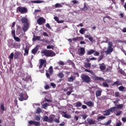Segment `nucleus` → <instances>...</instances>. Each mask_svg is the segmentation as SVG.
Masks as SVG:
<instances>
[{"label":"nucleus","instance_id":"nucleus-3","mask_svg":"<svg viewBox=\"0 0 126 126\" xmlns=\"http://www.w3.org/2000/svg\"><path fill=\"white\" fill-rule=\"evenodd\" d=\"M56 116L54 115H50L49 117H48L47 116H43V122H48V123H53L54 122V119Z\"/></svg>","mask_w":126,"mask_h":126},{"label":"nucleus","instance_id":"nucleus-25","mask_svg":"<svg viewBox=\"0 0 126 126\" xmlns=\"http://www.w3.org/2000/svg\"><path fill=\"white\" fill-rule=\"evenodd\" d=\"M48 71L51 75L53 74V72H54V69H53V66H51L48 69Z\"/></svg>","mask_w":126,"mask_h":126},{"label":"nucleus","instance_id":"nucleus-23","mask_svg":"<svg viewBox=\"0 0 126 126\" xmlns=\"http://www.w3.org/2000/svg\"><path fill=\"white\" fill-rule=\"evenodd\" d=\"M82 37L77 36L76 37L73 38L72 41L76 42V41H78V40H82Z\"/></svg>","mask_w":126,"mask_h":126},{"label":"nucleus","instance_id":"nucleus-17","mask_svg":"<svg viewBox=\"0 0 126 126\" xmlns=\"http://www.w3.org/2000/svg\"><path fill=\"white\" fill-rule=\"evenodd\" d=\"M40 64L39 66V68L41 69L42 68V67L43 66V65H44V63H47V61H46V60L44 59H40Z\"/></svg>","mask_w":126,"mask_h":126},{"label":"nucleus","instance_id":"nucleus-13","mask_svg":"<svg viewBox=\"0 0 126 126\" xmlns=\"http://www.w3.org/2000/svg\"><path fill=\"white\" fill-rule=\"evenodd\" d=\"M39 45H36L32 50V54L33 55H36L39 51Z\"/></svg>","mask_w":126,"mask_h":126},{"label":"nucleus","instance_id":"nucleus-53","mask_svg":"<svg viewBox=\"0 0 126 126\" xmlns=\"http://www.w3.org/2000/svg\"><path fill=\"white\" fill-rule=\"evenodd\" d=\"M54 47L53 45H51V46L47 45V49H52V50H54Z\"/></svg>","mask_w":126,"mask_h":126},{"label":"nucleus","instance_id":"nucleus-63","mask_svg":"<svg viewBox=\"0 0 126 126\" xmlns=\"http://www.w3.org/2000/svg\"><path fill=\"white\" fill-rule=\"evenodd\" d=\"M43 35L44 36H45V37H49V34H48V33H47L46 32H43Z\"/></svg>","mask_w":126,"mask_h":126},{"label":"nucleus","instance_id":"nucleus-27","mask_svg":"<svg viewBox=\"0 0 126 126\" xmlns=\"http://www.w3.org/2000/svg\"><path fill=\"white\" fill-rule=\"evenodd\" d=\"M68 63L70 65H71L72 66V67L75 68V64L74 63L72 62V61L69 60L68 61Z\"/></svg>","mask_w":126,"mask_h":126},{"label":"nucleus","instance_id":"nucleus-14","mask_svg":"<svg viewBox=\"0 0 126 126\" xmlns=\"http://www.w3.org/2000/svg\"><path fill=\"white\" fill-rule=\"evenodd\" d=\"M78 54L79 56H84V54H85V49L83 47H81L80 48V52L78 51Z\"/></svg>","mask_w":126,"mask_h":126},{"label":"nucleus","instance_id":"nucleus-64","mask_svg":"<svg viewBox=\"0 0 126 126\" xmlns=\"http://www.w3.org/2000/svg\"><path fill=\"white\" fill-rule=\"evenodd\" d=\"M50 85H51V86H52V87H53V88H55V87H56V85H55V83H50Z\"/></svg>","mask_w":126,"mask_h":126},{"label":"nucleus","instance_id":"nucleus-22","mask_svg":"<svg viewBox=\"0 0 126 126\" xmlns=\"http://www.w3.org/2000/svg\"><path fill=\"white\" fill-rule=\"evenodd\" d=\"M101 94H102V90H97L95 92L96 97H100Z\"/></svg>","mask_w":126,"mask_h":126},{"label":"nucleus","instance_id":"nucleus-45","mask_svg":"<svg viewBox=\"0 0 126 126\" xmlns=\"http://www.w3.org/2000/svg\"><path fill=\"white\" fill-rule=\"evenodd\" d=\"M48 106L49 104L45 103L42 105V108H43V109H46V108H47V107H48Z\"/></svg>","mask_w":126,"mask_h":126},{"label":"nucleus","instance_id":"nucleus-6","mask_svg":"<svg viewBox=\"0 0 126 126\" xmlns=\"http://www.w3.org/2000/svg\"><path fill=\"white\" fill-rule=\"evenodd\" d=\"M81 79L83 82H86V83H89L91 82V78L86 74H82Z\"/></svg>","mask_w":126,"mask_h":126},{"label":"nucleus","instance_id":"nucleus-48","mask_svg":"<svg viewBox=\"0 0 126 126\" xmlns=\"http://www.w3.org/2000/svg\"><path fill=\"white\" fill-rule=\"evenodd\" d=\"M37 114H40V113H42V109L40 108V107H38L36 110Z\"/></svg>","mask_w":126,"mask_h":126},{"label":"nucleus","instance_id":"nucleus-16","mask_svg":"<svg viewBox=\"0 0 126 126\" xmlns=\"http://www.w3.org/2000/svg\"><path fill=\"white\" fill-rule=\"evenodd\" d=\"M29 25L30 24H26L24 25V26L23 27V30L24 32H26L28 31V30L29 29Z\"/></svg>","mask_w":126,"mask_h":126},{"label":"nucleus","instance_id":"nucleus-26","mask_svg":"<svg viewBox=\"0 0 126 126\" xmlns=\"http://www.w3.org/2000/svg\"><path fill=\"white\" fill-rule=\"evenodd\" d=\"M61 7H63V5L60 3H57L55 4V8H60Z\"/></svg>","mask_w":126,"mask_h":126},{"label":"nucleus","instance_id":"nucleus-9","mask_svg":"<svg viewBox=\"0 0 126 126\" xmlns=\"http://www.w3.org/2000/svg\"><path fill=\"white\" fill-rule=\"evenodd\" d=\"M37 22L39 25H43L46 23V19L43 17H40L37 20Z\"/></svg>","mask_w":126,"mask_h":126},{"label":"nucleus","instance_id":"nucleus-50","mask_svg":"<svg viewBox=\"0 0 126 126\" xmlns=\"http://www.w3.org/2000/svg\"><path fill=\"white\" fill-rule=\"evenodd\" d=\"M0 109L2 111H4V106L3 105V103H1L0 106Z\"/></svg>","mask_w":126,"mask_h":126},{"label":"nucleus","instance_id":"nucleus-49","mask_svg":"<svg viewBox=\"0 0 126 126\" xmlns=\"http://www.w3.org/2000/svg\"><path fill=\"white\" fill-rule=\"evenodd\" d=\"M112 123V120H108L107 123H106L104 125L105 126H109V125L111 124Z\"/></svg>","mask_w":126,"mask_h":126},{"label":"nucleus","instance_id":"nucleus-31","mask_svg":"<svg viewBox=\"0 0 126 126\" xmlns=\"http://www.w3.org/2000/svg\"><path fill=\"white\" fill-rule=\"evenodd\" d=\"M114 85H122V84L120 83V81H117L112 84V86H114Z\"/></svg>","mask_w":126,"mask_h":126},{"label":"nucleus","instance_id":"nucleus-34","mask_svg":"<svg viewBox=\"0 0 126 126\" xmlns=\"http://www.w3.org/2000/svg\"><path fill=\"white\" fill-rule=\"evenodd\" d=\"M85 67L88 68V67H91V63H85Z\"/></svg>","mask_w":126,"mask_h":126},{"label":"nucleus","instance_id":"nucleus-52","mask_svg":"<svg viewBox=\"0 0 126 126\" xmlns=\"http://www.w3.org/2000/svg\"><path fill=\"white\" fill-rule=\"evenodd\" d=\"M115 96L116 97H120V92H115Z\"/></svg>","mask_w":126,"mask_h":126},{"label":"nucleus","instance_id":"nucleus-1","mask_svg":"<svg viewBox=\"0 0 126 126\" xmlns=\"http://www.w3.org/2000/svg\"><path fill=\"white\" fill-rule=\"evenodd\" d=\"M41 53L46 57H55L56 56V53L51 50H44Z\"/></svg>","mask_w":126,"mask_h":126},{"label":"nucleus","instance_id":"nucleus-29","mask_svg":"<svg viewBox=\"0 0 126 126\" xmlns=\"http://www.w3.org/2000/svg\"><path fill=\"white\" fill-rule=\"evenodd\" d=\"M31 2L32 3H42V2H43V1L37 0H34V1H31Z\"/></svg>","mask_w":126,"mask_h":126},{"label":"nucleus","instance_id":"nucleus-24","mask_svg":"<svg viewBox=\"0 0 126 126\" xmlns=\"http://www.w3.org/2000/svg\"><path fill=\"white\" fill-rule=\"evenodd\" d=\"M119 91H122V92H124V91H126V88L123 86H121L119 87Z\"/></svg>","mask_w":126,"mask_h":126},{"label":"nucleus","instance_id":"nucleus-10","mask_svg":"<svg viewBox=\"0 0 126 126\" xmlns=\"http://www.w3.org/2000/svg\"><path fill=\"white\" fill-rule=\"evenodd\" d=\"M61 114L63 116V117L65 118L66 119H70V118H71V115L68 114L67 111H62L61 112Z\"/></svg>","mask_w":126,"mask_h":126},{"label":"nucleus","instance_id":"nucleus-8","mask_svg":"<svg viewBox=\"0 0 126 126\" xmlns=\"http://www.w3.org/2000/svg\"><path fill=\"white\" fill-rule=\"evenodd\" d=\"M14 60H21L23 59V55L19 51H16L14 54Z\"/></svg>","mask_w":126,"mask_h":126},{"label":"nucleus","instance_id":"nucleus-54","mask_svg":"<svg viewBox=\"0 0 126 126\" xmlns=\"http://www.w3.org/2000/svg\"><path fill=\"white\" fill-rule=\"evenodd\" d=\"M58 63L59 64V65H64V63H63V62L60 61L58 62Z\"/></svg>","mask_w":126,"mask_h":126},{"label":"nucleus","instance_id":"nucleus-39","mask_svg":"<svg viewBox=\"0 0 126 126\" xmlns=\"http://www.w3.org/2000/svg\"><path fill=\"white\" fill-rule=\"evenodd\" d=\"M25 53L27 55H28V54H29V47H25Z\"/></svg>","mask_w":126,"mask_h":126},{"label":"nucleus","instance_id":"nucleus-30","mask_svg":"<svg viewBox=\"0 0 126 126\" xmlns=\"http://www.w3.org/2000/svg\"><path fill=\"white\" fill-rule=\"evenodd\" d=\"M94 80H99V81H103V80H104V78L96 76L94 77Z\"/></svg>","mask_w":126,"mask_h":126},{"label":"nucleus","instance_id":"nucleus-59","mask_svg":"<svg viewBox=\"0 0 126 126\" xmlns=\"http://www.w3.org/2000/svg\"><path fill=\"white\" fill-rule=\"evenodd\" d=\"M82 117L84 120H85V119H86L87 117H88V116H87V115L86 114H83V115H82Z\"/></svg>","mask_w":126,"mask_h":126},{"label":"nucleus","instance_id":"nucleus-58","mask_svg":"<svg viewBox=\"0 0 126 126\" xmlns=\"http://www.w3.org/2000/svg\"><path fill=\"white\" fill-rule=\"evenodd\" d=\"M54 122H55V123H56L57 124H60V120L59 119H55L54 120H53Z\"/></svg>","mask_w":126,"mask_h":126},{"label":"nucleus","instance_id":"nucleus-56","mask_svg":"<svg viewBox=\"0 0 126 126\" xmlns=\"http://www.w3.org/2000/svg\"><path fill=\"white\" fill-rule=\"evenodd\" d=\"M35 119L36 121H38L41 120V118H40V116H35Z\"/></svg>","mask_w":126,"mask_h":126},{"label":"nucleus","instance_id":"nucleus-51","mask_svg":"<svg viewBox=\"0 0 126 126\" xmlns=\"http://www.w3.org/2000/svg\"><path fill=\"white\" fill-rule=\"evenodd\" d=\"M20 43H16V49H20Z\"/></svg>","mask_w":126,"mask_h":126},{"label":"nucleus","instance_id":"nucleus-11","mask_svg":"<svg viewBox=\"0 0 126 126\" xmlns=\"http://www.w3.org/2000/svg\"><path fill=\"white\" fill-rule=\"evenodd\" d=\"M29 124L31 125H34V126H41V123H40V122H36V121H33L32 120L29 121Z\"/></svg>","mask_w":126,"mask_h":126},{"label":"nucleus","instance_id":"nucleus-41","mask_svg":"<svg viewBox=\"0 0 126 126\" xmlns=\"http://www.w3.org/2000/svg\"><path fill=\"white\" fill-rule=\"evenodd\" d=\"M13 38L16 42H20V38L16 36H14Z\"/></svg>","mask_w":126,"mask_h":126},{"label":"nucleus","instance_id":"nucleus-4","mask_svg":"<svg viewBox=\"0 0 126 126\" xmlns=\"http://www.w3.org/2000/svg\"><path fill=\"white\" fill-rule=\"evenodd\" d=\"M28 95H27V93L26 92L24 93H20L19 95L18 100L21 102L22 101H25L28 99Z\"/></svg>","mask_w":126,"mask_h":126},{"label":"nucleus","instance_id":"nucleus-36","mask_svg":"<svg viewBox=\"0 0 126 126\" xmlns=\"http://www.w3.org/2000/svg\"><path fill=\"white\" fill-rule=\"evenodd\" d=\"M13 58H14V54H13V52L11 53L10 55V56L8 57V59L10 60H13Z\"/></svg>","mask_w":126,"mask_h":126},{"label":"nucleus","instance_id":"nucleus-12","mask_svg":"<svg viewBox=\"0 0 126 126\" xmlns=\"http://www.w3.org/2000/svg\"><path fill=\"white\" fill-rule=\"evenodd\" d=\"M21 21L22 23L24 24H29V21L28 20V19L26 18V17H22L21 19Z\"/></svg>","mask_w":126,"mask_h":126},{"label":"nucleus","instance_id":"nucleus-43","mask_svg":"<svg viewBox=\"0 0 126 126\" xmlns=\"http://www.w3.org/2000/svg\"><path fill=\"white\" fill-rule=\"evenodd\" d=\"M58 76L60 77V78H63L64 75H63V72H61L58 74Z\"/></svg>","mask_w":126,"mask_h":126},{"label":"nucleus","instance_id":"nucleus-40","mask_svg":"<svg viewBox=\"0 0 126 126\" xmlns=\"http://www.w3.org/2000/svg\"><path fill=\"white\" fill-rule=\"evenodd\" d=\"M102 86L103 87H109V84H108V83H107L106 82L102 83Z\"/></svg>","mask_w":126,"mask_h":126},{"label":"nucleus","instance_id":"nucleus-7","mask_svg":"<svg viewBox=\"0 0 126 126\" xmlns=\"http://www.w3.org/2000/svg\"><path fill=\"white\" fill-rule=\"evenodd\" d=\"M117 109H116V107H111L106 110L104 111L105 113L103 115L104 116H109L111 114V113H114V112H116Z\"/></svg>","mask_w":126,"mask_h":126},{"label":"nucleus","instance_id":"nucleus-20","mask_svg":"<svg viewBox=\"0 0 126 126\" xmlns=\"http://www.w3.org/2000/svg\"><path fill=\"white\" fill-rule=\"evenodd\" d=\"M73 105L74 107H77V108H79L80 107H82V103L80 101H77V102L73 104Z\"/></svg>","mask_w":126,"mask_h":126},{"label":"nucleus","instance_id":"nucleus-61","mask_svg":"<svg viewBox=\"0 0 126 126\" xmlns=\"http://www.w3.org/2000/svg\"><path fill=\"white\" fill-rule=\"evenodd\" d=\"M122 114V111H117L116 113V116H120Z\"/></svg>","mask_w":126,"mask_h":126},{"label":"nucleus","instance_id":"nucleus-38","mask_svg":"<svg viewBox=\"0 0 126 126\" xmlns=\"http://www.w3.org/2000/svg\"><path fill=\"white\" fill-rule=\"evenodd\" d=\"M116 109H122L124 108V104H119L117 106V107H115Z\"/></svg>","mask_w":126,"mask_h":126},{"label":"nucleus","instance_id":"nucleus-42","mask_svg":"<svg viewBox=\"0 0 126 126\" xmlns=\"http://www.w3.org/2000/svg\"><path fill=\"white\" fill-rule=\"evenodd\" d=\"M118 72L119 73H121V74H123V75H125V74H126V72H125V71L122 70V69H120L118 71Z\"/></svg>","mask_w":126,"mask_h":126},{"label":"nucleus","instance_id":"nucleus-21","mask_svg":"<svg viewBox=\"0 0 126 126\" xmlns=\"http://www.w3.org/2000/svg\"><path fill=\"white\" fill-rule=\"evenodd\" d=\"M40 39H41V36H36L35 35H33V38H32V41H34V42L37 40L40 41Z\"/></svg>","mask_w":126,"mask_h":126},{"label":"nucleus","instance_id":"nucleus-62","mask_svg":"<svg viewBox=\"0 0 126 126\" xmlns=\"http://www.w3.org/2000/svg\"><path fill=\"white\" fill-rule=\"evenodd\" d=\"M11 46H12L13 48H15L16 49V43H11Z\"/></svg>","mask_w":126,"mask_h":126},{"label":"nucleus","instance_id":"nucleus-35","mask_svg":"<svg viewBox=\"0 0 126 126\" xmlns=\"http://www.w3.org/2000/svg\"><path fill=\"white\" fill-rule=\"evenodd\" d=\"M106 119V117L105 116H98L97 118V121H98V122H100V120H104Z\"/></svg>","mask_w":126,"mask_h":126},{"label":"nucleus","instance_id":"nucleus-32","mask_svg":"<svg viewBox=\"0 0 126 126\" xmlns=\"http://www.w3.org/2000/svg\"><path fill=\"white\" fill-rule=\"evenodd\" d=\"M106 18H108V19H112V18L111 17H110V16H106L105 17H103V22L104 23H106V20H105L106 19Z\"/></svg>","mask_w":126,"mask_h":126},{"label":"nucleus","instance_id":"nucleus-15","mask_svg":"<svg viewBox=\"0 0 126 126\" xmlns=\"http://www.w3.org/2000/svg\"><path fill=\"white\" fill-rule=\"evenodd\" d=\"M87 122L89 125H95L96 121L95 120H93V119L91 118H88Z\"/></svg>","mask_w":126,"mask_h":126},{"label":"nucleus","instance_id":"nucleus-47","mask_svg":"<svg viewBox=\"0 0 126 126\" xmlns=\"http://www.w3.org/2000/svg\"><path fill=\"white\" fill-rule=\"evenodd\" d=\"M11 35L13 36V38L14 37H15V30H12L11 31Z\"/></svg>","mask_w":126,"mask_h":126},{"label":"nucleus","instance_id":"nucleus-37","mask_svg":"<svg viewBox=\"0 0 126 126\" xmlns=\"http://www.w3.org/2000/svg\"><path fill=\"white\" fill-rule=\"evenodd\" d=\"M75 79V77L74 76H71L70 78H68V81L69 82H71V81H73Z\"/></svg>","mask_w":126,"mask_h":126},{"label":"nucleus","instance_id":"nucleus-46","mask_svg":"<svg viewBox=\"0 0 126 126\" xmlns=\"http://www.w3.org/2000/svg\"><path fill=\"white\" fill-rule=\"evenodd\" d=\"M85 71H86V72H89V73H91V74H93V71L91 70H88L87 69H85Z\"/></svg>","mask_w":126,"mask_h":126},{"label":"nucleus","instance_id":"nucleus-19","mask_svg":"<svg viewBox=\"0 0 126 126\" xmlns=\"http://www.w3.org/2000/svg\"><path fill=\"white\" fill-rule=\"evenodd\" d=\"M86 105H87L88 107L91 108L94 107V103L91 101H87L85 103Z\"/></svg>","mask_w":126,"mask_h":126},{"label":"nucleus","instance_id":"nucleus-33","mask_svg":"<svg viewBox=\"0 0 126 126\" xmlns=\"http://www.w3.org/2000/svg\"><path fill=\"white\" fill-rule=\"evenodd\" d=\"M86 31V29H84V28H83L79 31V32L80 34H84V33H85Z\"/></svg>","mask_w":126,"mask_h":126},{"label":"nucleus","instance_id":"nucleus-60","mask_svg":"<svg viewBox=\"0 0 126 126\" xmlns=\"http://www.w3.org/2000/svg\"><path fill=\"white\" fill-rule=\"evenodd\" d=\"M46 27H47V28H49V29H52V28H51V26L49 23L46 24Z\"/></svg>","mask_w":126,"mask_h":126},{"label":"nucleus","instance_id":"nucleus-57","mask_svg":"<svg viewBox=\"0 0 126 126\" xmlns=\"http://www.w3.org/2000/svg\"><path fill=\"white\" fill-rule=\"evenodd\" d=\"M18 101L17 100V99H15L14 100V105L15 106H18Z\"/></svg>","mask_w":126,"mask_h":126},{"label":"nucleus","instance_id":"nucleus-55","mask_svg":"<svg viewBox=\"0 0 126 126\" xmlns=\"http://www.w3.org/2000/svg\"><path fill=\"white\" fill-rule=\"evenodd\" d=\"M46 77L47 78H48V79H50L51 78V75H50V74L48 72L46 73Z\"/></svg>","mask_w":126,"mask_h":126},{"label":"nucleus","instance_id":"nucleus-2","mask_svg":"<svg viewBox=\"0 0 126 126\" xmlns=\"http://www.w3.org/2000/svg\"><path fill=\"white\" fill-rule=\"evenodd\" d=\"M114 52V48H113V42L109 41L108 42V47L107 50L105 51L106 55H110L111 53Z\"/></svg>","mask_w":126,"mask_h":126},{"label":"nucleus","instance_id":"nucleus-44","mask_svg":"<svg viewBox=\"0 0 126 126\" xmlns=\"http://www.w3.org/2000/svg\"><path fill=\"white\" fill-rule=\"evenodd\" d=\"M103 58H104V55H100L98 60V62H101V61H102V60H103Z\"/></svg>","mask_w":126,"mask_h":126},{"label":"nucleus","instance_id":"nucleus-28","mask_svg":"<svg viewBox=\"0 0 126 126\" xmlns=\"http://www.w3.org/2000/svg\"><path fill=\"white\" fill-rule=\"evenodd\" d=\"M95 53V50L93 49H91L87 52V55H92V54H94Z\"/></svg>","mask_w":126,"mask_h":126},{"label":"nucleus","instance_id":"nucleus-18","mask_svg":"<svg viewBox=\"0 0 126 126\" xmlns=\"http://www.w3.org/2000/svg\"><path fill=\"white\" fill-rule=\"evenodd\" d=\"M99 68L101 71L105 70L106 69V64H105L104 63L99 64Z\"/></svg>","mask_w":126,"mask_h":126},{"label":"nucleus","instance_id":"nucleus-5","mask_svg":"<svg viewBox=\"0 0 126 126\" xmlns=\"http://www.w3.org/2000/svg\"><path fill=\"white\" fill-rule=\"evenodd\" d=\"M17 12H20L21 14H24L25 13H27L28 12V10L27 8L23 6H18L16 9Z\"/></svg>","mask_w":126,"mask_h":126}]
</instances>
